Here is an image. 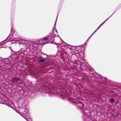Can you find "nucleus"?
I'll use <instances>...</instances> for the list:
<instances>
[{
    "label": "nucleus",
    "instance_id": "obj_15",
    "mask_svg": "<svg viewBox=\"0 0 121 121\" xmlns=\"http://www.w3.org/2000/svg\"><path fill=\"white\" fill-rule=\"evenodd\" d=\"M110 102L111 103H113L114 101V100L113 99L111 98L110 99Z\"/></svg>",
    "mask_w": 121,
    "mask_h": 121
},
{
    "label": "nucleus",
    "instance_id": "obj_13",
    "mask_svg": "<svg viewBox=\"0 0 121 121\" xmlns=\"http://www.w3.org/2000/svg\"><path fill=\"white\" fill-rule=\"evenodd\" d=\"M5 46L4 44L3 43H2L1 44H0V48H6V47H4V46Z\"/></svg>",
    "mask_w": 121,
    "mask_h": 121
},
{
    "label": "nucleus",
    "instance_id": "obj_5",
    "mask_svg": "<svg viewBox=\"0 0 121 121\" xmlns=\"http://www.w3.org/2000/svg\"><path fill=\"white\" fill-rule=\"evenodd\" d=\"M18 95L19 96L22 95L24 97L25 101L29 103L30 102V90L28 89L25 91L23 90H19L18 91Z\"/></svg>",
    "mask_w": 121,
    "mask_h": 121
},
{
    "label": "nucleus",
    "instance_id": "obj_4",
    "mask_svg": "<svg viewBox=\"0 0 121 121\" xmlns=\"http://www.w3.org/2000/svg\"><path fill=\"white\" fill-rule=\"evenodd\" d=\"M9 34L8 36L3 41L5 43H6L7 42L11 41V42H14L15 43L16 42H18V44L19 45H21V44L23 45H25V44H23L22 43L24 42L25 43V42L26 43H28V42L27 41H25L23 39H22L19 37H14V39L12 38L11 39V38H9L8 37L10 35Z\"/></svg>",
    "mask_w": 121,
    "mask_h": 121
},
{
    "label": "nucleus",
    "instance_id": "obj_16",
    "mask_svg": "<svg viewBox=\"0 0 121 121\" xmlns=\"http://www.w3.org/2000/svg\"><path fill=\"white\" fill-rule=\"evenodd\" d=\"M11 31L12 30H13V28H12L13 23L12 22H11Z\"/></svg>",
    "mask_w": 121,
    "mask_h": 121
},
{
    "label": "nucleus",
    "instance_id": "obj_14",
    "mask_svg": "<svg viewBox=\"0 0 121 121\" xmlns=\"http://www.w3.org/2000/svg\"><path fill=\"white\" fill-rule=\"evenodd\" d=\"M40 61L42 63H43L45 61V60L43 58H41L40 60Z\"/></svg>",
    "mask_w": 121,
    "mask_h": 121
},
{
    "label": "nucleus",
    "instance_id": "obj_3",
    "mask_svg": "<svg viewBox=\"0 0 121 121\" xmlns=\"http://www.w3.org/2000/svg\"><path fill=\"white\" fill-rule=\"evenodd\" d=\"M25 105H24V104L22 103V107H18L19 111L21 112L22 113L24 114L26 117L27 119H26L27 121H30L29 120L30 119V114L28 113L29 110L28 109L29 108V104L30 102L29 103L28 102Z\"/></svg>",
    "mask_w": 121,
    "mask_h": 121
},
{
    "label": "nucleus",
    "instance_id": "obj_20",
    "mask_svg": "<svg viewBox=\"0 0 121 121\" xmlns=\"http://www.w3.org/2000/svg\"><path fill=\"white\" fill-rule=\"evenodd\" d=\"M11 51L12 52V51H13V50L12 49H10Z\"/></svg>",
    "mask_w": 121,
    "mask_h": 121
},
{
    "label": "nucleus",
    "instance_id": "obj_12",
    "mask_svg": "<svg viewBox=\"0 0 121 121\" xmlns=\"http://www.w3.org/2000/svg\"><path fill=\"white\" fill-rule=\"evenodd\" d=\"M102 25V24H101L97 28V29L93 32V33L89 37V39L91 36Z\"/></svg>",
    "mask_w": 121,
    "mask_h": 121
},
{
    "label": "nucleus",
    "instance_id": "obj_19",
    "mask_svg": "<svg viewBox=\"0 0 121 121\" xmlns=\"http://www.w3.org/2000/svg\"><path fill=\"white\" fill-rule=\"evenodd\" d=\"M106 20L105 21H104V22H103L102 24H102H102L104 23V22L106 21Z\"/></svg>",
    "mask_w": 121,
    "mask_h": 121
},
{
    "label": "nucleus",
    "instance_id": "obj_18",
    "mask_svg": "<svg viewBox=\"0 0 121 121\" xmlns=\"http://www.w3.org/2000/svg\"><path fill=\"white\" fill-rule=\"evenodd\" d=\"M35 44L36 45H37L36 47H37V46H38L39 45L38 44H37L36 43H34L33 44V46H34Z\"/></svg>",
    "mask_w": 121,
    "mask_h": 121
},
{
    "label": "nucleus",
    "instance_id": "obj_17",
    "mask_svg": "<svg viewBox=\"0 0 121 121\" xmlns=\"http://www.w3.org/2000/svg\"><path fill=\"white\" fill-rule=\"evenodd\" d=\"M11 43L12 44H13V43H15V44H16L17 43L18 44V42H16L15 43L14 42H12Z\"/></svg>",
    "mask_w": 121,
    "mask_h": 121
},
{
    "label": "nucleus",
    "instance_id": "obj_10",
    "mask_svg": "<svg viewBox=\"0 0 121 121\" xmlns=\"http://www.w3.org/2000/svg\"><path fill=\"white\" fill-rule=\"evenodd\" d=\"M51 37L50 36H49L48 37H45L44 38H43V39L41 40V41H43L45 40H46L47 41H48V39L49 40L51 39Z\"/></svg>",
    "mask_w": 121,
    "mask_h": 121
},
{
    "label": "nucleus",
    "instance_id": "obj_11",
    "mask_svg": "<svg viewBox=\"0 0 121 121\" xmlns=\"http://www.w3.org/2000/svg\"><path fill=\"white\" fill-rule=\"evenodd\" d=\"M7 91H6V92H8L10 93H12V87L10 88V87H8L6 88Z\"/></svg>",
    "mask_w": 121,
    "mask_h": 121
},
{
    "label": "nucleus",
    "instance_id": "obj_6",
    "mask_svg": "<svg viewBox=\"0 0 121 121\" xmlns=\"http://www.w3.org/2000/svg\"><path fill=\"white\" fill-rule=\"evenodd\" d=\"M6 88H5L3 86L1 87L0 86V102H1L2 104L8 106L14 110V108L11 107L12 106L9 104L6 101L2 100V98H4V96L6 94V91H7Z\"/></svg>",
    "mask_w": 121,
    "mask_h": 121
},
{
    "label": "nucleus",
    "instance_id": "obj_1",
    "mask_svg": "<svg viewBox=\"0 0 121 121\" xmlns=\"http://www.w3.org/2000/svg\"><path fill=\"white\" fill-rule=\"evenodd\" d=\"M17 56L13 55L12 56H10L4 58L0 57V70L2 69L6 73H9L13 69V64H16L21 60V57H19L18 60H17V58H16Z\"/></svg>",
    "mask_w": 121,
    "mask_h": 121
},
{
    "label": "nucleus",
    "instance_id": "obj_7",
    "mask_svg": "<svg viewBox=\"0 0 121 121\" xmlns=\"http://www.w3.org/2000/svg\"><path fill=\"white\" fill-rule=\"evenodd\" d=\"M26 65H24L22 63L20 65H18L17 68V69L20 71H22L26 73L27 75H30V70L29 68L27 66V67L25 68Z\"/></svg>",
    "mask_w": 121,
    "mask_h": 121
},
{
    "label": "nucleus",
    "instance_id": "obj_9",
    "mask_svg": "<svg viewBox=\"0 0 121 121\" xmlns=\"http://www.w3.org/2000/svg\"><path fill=\"white\" fill-rule=\"evenodd\" d=\"M12 93L14 95H18V90L17 89V88H15L13 87H12Z\"/></svg>",
    "mask_w": 121,
    "mask_h": 121
},
{
    "label": "nucleus",
    "instance_id": "obj_8",
    "mask_svg": "<svg viewBox=\"0 0 121 121\" xmlns=\"http://www.w3.org/2000/svg\"><path fill=\"white\" fill-rule=\"evenodd\" d=\"M15 0H13L12 3V5L11 6V15L14 13L15 11Z\"/></svg>",
    "mask_w": 121,
    "mask_h": 121
},
{
    "label": "nucleus",
    "instance_id": "obj_2",
    "mask_svg": "<svg viewBox=\"0 0 121 121\" xmlns=\"http://www.w3.org/2000/svg\"><path fill=\"white\" fill-rule=\"evenodd\" d=\"M25 41H27L28 42V43H23V44H25V45H23L21 44L20 45L22 46V47L23 48H21L20 50L17 51H13V53L14 54V55H16L17 56L16 57V58H17V60H18L19 57H21V61L19 62H18L17 63H22L21 61L22 60L23 57V56L25 55L26 57H29L30 56V45L29 44V43H30V40H29V42L27 40H24Z\"/></svg>",
    "mask_w": 121,
    "mask_h": 121
}]
</instances>
